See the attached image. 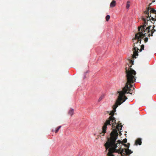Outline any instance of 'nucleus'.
<instances>
[{"label":"nucleus","instance_id":"f257e3e1","mask_svg":"<svg viewBox=\"0 0 156 156\" xmlns=\"http://www.w3.org/2000/svg\"><path fill=\"white\" fill-rule=\"evenodd\" d=\"M127 62L129 64H127L125 68L127 82L125 87L123 88L122 90L118 92V93L121 94L122 95L126 91H130L131 88H132L133 86L131 83L135 82L136 80V73L131 68L132 65L133 64L134 61L129 59L127 60Z\"/></svg>","mask_w":156,"mask_h":156},{"label":"nucleus","instance_id":"f03ea898","mask_svg":"<svg viewBox=\"0 0 156 156\" xmlns=\"http://www.w3.org/2000/svg\"><path fill=\"white\" fill-rule=\"evenodd\" d=\"M122 95L121 94H119L118 98L115 104L113 106V110L111 111L109 115L111 116H109L108 119L106 120L105 122L104 123L102 126V131L100 134L102 136L104 135V134L106 132L107 126L112 125V132L115 129H116L117 131V130L119 131L122 129V126L121 125V123H118L115 126V125L116 124L115 122V120L114 117H113L114 115L115 112L116 111V109L118 107V105H120L121 104L120 101L122 100Z\"/></svg>","mask_w":156,"mask_h":156},{"label":"nucleus","instance_id":"7ed1b4c3","mask_svg":"<svg viewBox=\"0 0 156 156\" xmlns=\"http://www.w3.org/2000/svg\"><path fill=\"white\" fill-rule=\"evenodd\" d=\"M110 137L108 138L106 143L104 144L106 151L108 149V152L107 154V156H114L113 153L118 152V151L116 148L119 146L118 144L116 142L118 136V133L117 130L115 129L110 133Z\"/></svg>","mask_w":156,"mask_h":156},{"label":"nucleus","instance_id":"20e7f679","mask_svg":"<svg viewBox=\"0 0 156 156\" xmlns=\"http://www.w3.org/2000/svg\"><path fill=\"white\" fill-rule=\"evenodd\" d=\"M149 8L147 9L146 10L144 11L142 13V16H141V19L144 22V24L141 25L140 27H138V30L140 31L139 32H143L144 34L146 33H149L150 32V28L151 27V26H149L145 29V27L147 26V22L150 21V20H152L154 21H156V19L151 17V16L149 15ZM151 22V21H150Z\"/></svg>","mask_w":156,"mask_h":156},{"label":"nucleus","instance_id":"39448f33","mask_svg":"<svg viewBox=\"0 0 156 156\" xmlns=\"http://www.w3.org/2000/svg\"><path fill=\"white\" fill-rule=\"evenodd\" d=\"M146 33L144 34L143 32H139L136 34L135 37L133 39V48L132 49L133 51V54L132 55L133 58H136V56H138V51L139 50L138 47L140 46L141 41L142 38L146 36Z\"/></svg>","mask_w":156,"mask_h":156},{"label":"nucleus","instance_id":"423d86ee","mask_svg":"<svg viewBox=\"0 0 156 156\" xmlns=\"http://www.w3.org/2000/svg\"><path fill=\"white\" fill-rule=\"evenodd\" d=\"M116 142L117 143L118 145H119L118 147L119 148L117 149L116 148V149L118 151V152H117V153H119V154H120L122 156V154L124 151L125 152V151H124V149H121V147H120V144H122V141L120 140H118L117 141H116Z\"/></svg>","mask_w":156,"mask_h":156},{"label":"nucleus","instance_id":"0eeeda50","mask_svg":"<svg viewBox=\"0 0 156 156\" xmlns=\"http://www.w3.org/2000/svg\"><path fill=\"white\" fill-rule=\"evenodd\" d=\"M129 91V92H127V91H126V92L123 94L122 95V100L120 101V102L121 103V104L123 102L125 101L127 99V98L126 96L125 95V94L126 93L128 94L129 93L131 94H132V93L130 92L131 91V89L130 91Z\"/></svg>","mask_w":156,"mask_h":156},{"label":"nucleus","instance_id":"6e6552de","mask_svg":"<svg viewBox=\"0 0 156 156\" xmlns=\"http://www.w3.org/2000/svg\"><path fill=\"white\" fill-rule=\"evenodd\" d=\"M148 8H149V15L151 16V13H155V14H156V11L154 9H151L150 7H148L146 9V10H147V9Z\"/></svg>","mask_w":156,"mask_h":156},{"label":"nucleus","instance_id":"1a4fd4ad","mask_svg":"<svg viewBox=\"0 0 156 156\" xmlns=\"http://www.w3.org/2000/svg\"><path fill=\"white\" fill-rule=\"evenodd\" d=\"M151 34H150V31L148 33H146V35H147V36L148 37H150V36H152L153 34L156 31V30L154 29V28H153V29L152 30H151Z\"/></svg>","mask_w":156,"mask_h":156},{"label":"nucleus","instance_id":"9d476101","mask_svg":"<svg viewBox=\"0 0 156 156\" xmlns=\"http://www.w3.org/2000/svg\"><path fill=\"white\" fill-rule=\"evenodd\" d=\"M141 140L140 138H138L136 140L135 142V144L136 145H140L141 144Z\"/></svg>","mask_w":156,"mask_h":156},{"label":"nucleus","instance_id":"9b49d317","mask_svg":"<svg viewBox=\"0 0 156 156\" xmlns=\"http://www.w3.org/2000/svg\"><path fill=\"white\" fill-rule=\"evenodd\" d=\"M125 153H123L124 154H126L129 155L132 154L133 153V151L128 149H125Z\"/></svg>","mask_w":156,"mask_h":156},{"label":"nucleus","instance_id":"f8f14e48","mask_svg":"<svg viewBox=\"0 0 156 156\" xmlns=\"http://www.w3.org/2000/svg\"><path fill=\"white\" fill-rule=\"evenodd\" d=\"M116 1L114 0H113L110 4V7H115L116 5Z\"/></svg>","mask_w":156,"mask_h":156},{"label":"nucleus","instance_id":"ddd939ff","mask_svg":"<svg viewBox=\"0 0 156 156\" xmlns=\"http://www.w3.org/2000/svg\"><path fill=\"white\" fill-rule=\"evenodd\" d=\"M73 113L74 110L73 109H71L69 112V114L71 116L73 115Z\"/></svg>","mask_w":156,"mask_h":156},{"label":"nucleus","instance_id":"4468645a","mask_svg":"<svg viewBox=\"0 0 156 156\" xmlns=\"http://www.w3.org/2000/svg\"><path fill=\"white\" fill-rule=\"evenodd\" d=\"M130 2L129 1H128L126 3V9H129L130 6Z\"/></svg>","mask_w":156,"mask_h":156},{"label":"nucleus","instance_id":"2eb2a0df","mask_svg":"<svg viewBox=\"0 0 156 156\" xmlns=\"http://www.w3.org/2000/svg\"><path fill=\"white\" fill-rule=\"evenodd\" d=\"M144 45L143 44L141 45L140 46V50H139L141 52L142 50H144Z\"/></svg>","mask_w":156,"mask_h":156},{"label":"nucleus","instance_id":"dca6fc26","mask_svg":"<svg viewBox=\"0 0 156 156\" xmlns=\"http://www.w3.org/2000/svg\"><path fill=\"white\" fill-rule=\"evenodd\" d=\"M104 94L101 95V96L99 98L98 101L99 102L101 101L102 100V99L103 98H104Z\"/></svg>","mask_w":156,"mask_h":156},{"label":"nucleus","instance_id":"f3484780","mask_svg":"<svg viewBox=\"0 0 156 156\" xmlns=\"http://www.w3.org/2000/svg\"><path fill=\"white\" fill-rule=\"evenodd\" d=\"M61 126H58L56 129L55 130V132L56 133H57L59 129L61 128Z\"/></svg>","mask_w":156,"mask_h":156},{"label":"nucleus","instance_id":"a211bd4d","mask_svg":"<svg viewBox=\"0 0 156 156\" xmlns=\"http://www.w3.org/2000/svg\"><path fill=\"white\" fill-rule=\"evenodd\" d=\"M110 18V16L109 15H107L106 17V20L107 21H108Z\"/></svg>","mask_w":156,"mask_h":156},{"label":"nucleus","instance_id":"6ab92c4d","mask_svg":"<svg viewBox=\"0 0 156 156\" xmlns=\"http://www.w3.org/2000/svg\"><path fill=\"white\" fill-rule=\"evenodd\" d=\"M124 146H125L126 147H127V148H129V145H130V144H129V143H128V144H124Z\"/></svg>","mask_w":156,"mask_h":156},{"label":"nucleus","instance_id":"aec40b11","mask_svg":"<svg viewBox=\"0 0 156 156\" xmlns=\"http://www.w3.org/2000/svg\"><path fill=\"white\" fill-rule=\"evenodd\" d=\"M122 142L124 143H126L127 142V139L125 138V139H124L123 140Z\"/></svg>","mask_w":156,"mask_h":156},{"label":"nucleus","instance_id":"412c9836","mask_svg":"<svg viewBox=\"0 0 156 156\" xmlns=\"http://www.w3.org/2000/svg\"><path fill=\"white\" fill-rule=\"evenodd\" d=\"M148 38L147 37H146L145 38V39H144V41L145 42H146L147 41H148Z\"/></svg>","mask_w":156,"mask_h":156},{"label":"nucleus","instance_id":"4be33fe9","mask_svg":"<svg viewBox=\"0 0 156 156\" xmlns=\"http://www.w3.org/2000/svg\"><path fill=\"white\" fill-rule=\"evenodd\" d=\"M155 27V26H154H154H153V28H154Z\"/></svg>","mask_w":156,"mask_h":156},{"label":"nucleus","instance_id":"5701e85b","mask_svg":"<svg viewBox=\"0 0 156 156\" xmlns=\"http://www.w3.org/2000/svg\"><path fill=\"white\" fill-rule=\"evenodd\" d=\"M155 17H156V16H155Z\"/></svg>","mask_w":156,"mask_h":156}]
</instances>
